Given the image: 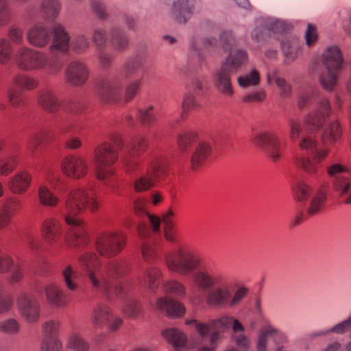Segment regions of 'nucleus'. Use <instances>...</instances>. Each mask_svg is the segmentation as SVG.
<instances>
[{"label":"nucleus","mask_w":351,"mask_h":351,"mask_svg":"<svg viewBox=\"0 0 351 351\" xmlns=\"http://www.w3.org/2000/svg\"><path fill=\"white\" fill-rule=\"evenodd\" d=\"M313 101L317 103V108L306 117L305 123L312 129L319 130L331 114V106L328 99L319 97L317 90H310L302 93L298 99V106L302 109Z\"/></svg>","instance_id":"obj_8"},{"label":"nucleus","mask_w":351,"mask_h":351,"mask_svg":"<svg viewBox=\"0 0 351 351\" xmlns=\"http://www.w3.org/2000/svg\"><path fill=\"white\" fill-rule=\"evenodd\" d=\"M282 48L286 58L289 61L293 60L298 54L299 42L297 38L287 37L282 43Z\"/></svg>","instance_id":"obj_44"},{"label":"nucleus","mask_w":351,"mask_h":351,"mask_svg":"<svg viewBox=\"0 0 351 351\" xmlns=\"http://www.w3.org/2000/svg\"><path fill=\"white\" fill-rule=\"evenodd\" d=\"M127 240V235L123 232L105 230L95 238V250L104 258H113L124 250Z\"/></svg>","instance_id":"obj_11"},{"label":"nucleus","mask_w":351,"mask_h":351,"mask_svg":"<svg viewBox=\"0 0 351 351\" xmlns=\"http://www.w3.org/2000/svg\"><path fill=\"white\" fill-rule=\"evenodd\" d=\"M61 7L59 0H43L40 3V12L47 19L54 20L58 16Z\"/></svg>","instance_id":"obj_41"},{"label":"nucleus","mask_w":351,"mask_h":351,"mask_svg":"<svg viewBox=\"0 0 351 351\" xmlns=\"http://www.w3.org/2000/svg\"><path fill=\"white\" fill-rule=\"evenodd\" d=\"M161 269L156 266L148 267L143 276V282L149 290L155 292L158 290L162 280Z\"/></svg>","instance_id":"obj_34"},{"label":"nucleus","mask_w":351,"mask_h":351,"mask_svg":"<svg viewBox=\"0 0 351 351\" xmlns=\"http://www.w3.org/2000/svg\"><path fill=\"white\" fill-rule=\"evenodd\" d=\"M329 185L327 182L319 184L313 194L307 210V214L313 216L319 213L324 208Z\"/></svg>","instance_id":"obj_30"},{"label":"nucleus","mask_w":351,"mask_h":351,"mask_svg":"<svg viewBox=\"0 0 351 351\" xmlns=\"http://www.w3.org/2000/svg\"><path fill=\"white\" fill-rule=\"evenodd\" d=\"M185 324L187 326L192 325L195 329V330L197 332L199 335L204 339L206 337L209 331H210V327H212L210 324L199 322L197 319H187L185 321Z\"/></svg>","instance_id":"obj_58"},{"label":"nucleus","mask_w":351,"mask_h":351,"mask_svg":"<svg viewBox=\"0 0 351 351\" xmlns=\"http://www.w3.org/2000/svg\"><path fill=\"white\" fill-rule=\"evenodd\" d=\"M148 143L145 137L132 139L128 145V155L123 160V165L128 173H136L140 171L142 161L138 158L146 150Z\"/></svg>","instance_id":"obj_17"},{"label":"nucleus","mask_w":351,"mask_h":351,"mask_svg":"<svg viewBox=\"0 0 351 351\" xmlns=\"http://www.w3.org/2000/svg\"><path fill=\"white\" fill-rule=\"evenodd\" d=\"M162 335L175 349L188 347L187 336L180 329L176 328L165 329L162 332Z\"/></svg>","instance_id":"obj_35"},{"label":"nucleus","mask_w":351,"mask_h":351,"mask_svg":"<svg viewBox=\"0 0 351 351\" xmlns=\"http://www.w3.org/2000/svg\"><path fill=\"white\" fill-rule=\"evenodd\" d=\"M78 263L84 271L93 291L96 293L106 291L109 284L101 274V261L98 255L94 252H84L79 256Z\"/></svg>","instance_id":"obj_9"},{"label":"nucleus","mask_w":351,"mask_h":351,"mask_svg":"<svg viewBox=\"0 0 351 351\" xmlns=\"http://www.w3.org/2000/svg\"><path fill=\"white\" fill-rule=\"evenodd\" d=\"M141 254L146 262H152L156 259L158 252L156 244L154 243H143L141 245Z\"/></svg>","instance_id":"obj_57"},{"label":"nucleus","mask_w":351,"mask_h":351,"mask_svg":"<svg viewBox=\"0 0 351 351\" xmlns=\"http://www.w3.org/2000/svg\"><path fill=\"white\" fill-rule=\"evenodd\" d=\"M9 40L16 45H21L23 40V29L16 25H12L8 31Z\"/></svg>","instance_id":"obj_60"},{"label":"nucleus","mask_w":351,"mask_h":351,"mask_svg":"<svg viewBox=\"0 0 351 351\" xmlns=\"http://www.w3.org/2000/svg\"><path fill=\"white\" fill-rule=\"evenodd\" d=\"M112 317L111 308L104 304L97 305L93 310L90 316V322L95 328L101 327L110 323Z\"/></svg>","instance_id":"obj_33"},{"label":"nucleus","mask_w":351,"mask_h":351,"mask_svg":"<svg viewBox=\"0 0 351 351\" xmlns=\"http://www.w3.org/2000/svg\"><path fill=\"white\" fill-rule=\"evenodd\" d=\"M265 97V91L261 90L245 95L242 99V101L244 103L247 104L259 103L264 101Z\"/></svg>","instance_id":"obj_63"},{"label":"nucleus","mask_w":351,"mask_h":351,"mask_svg":"<svg viewBox=\"0 0 351 351\" xmlns=\"http://www.w3.org/2000/svg\"><path fill=\"white\" fill-rule=\"evenodd\" d=\"M32 176L27 170H21L10 177L8 181V189L15 195H23L29 189Z\"/></svg>","instance_id":"obj_23"},{"label":"nucleus","mask_w":351,"mask_h":351,"mask_svg":"<svg viewBox=\"0 0 351 351\" xmlns=\"http://www.w3.org/2000/svg\"><path fill=\"white\" fill-rule=\"evenodd\" d=\"M342 133L341 123L338 121H333L323 130L321 136L322 141L324 144L332 145L341 138Z\"/></svg>","instance_id":"obj_36"},{"label":"nucleus","mask_w":351,"mask_h":351,"mask_svg":"<svg viewBox=\"0 0 351 351\" xmlns=\"http://www.w3.org/2000/svg\"><path fill=\"white\" fill-rule=\"evenodd\" d=\"M279 334V331L270 325L263 327L261 330L257 342L258 351H265L267 338L269 337H274Z\"/></svg>","instance_id":"obj_49"},{"label":"nucleus","mask_w":351,"mask_h":351,"mask_svg":"<svg viewBox=\"0 0 351 351\" xmlns=\"http://www.w3.org/2000/svg\"><path fill=\"white\" fill-rule=\"evenodd\" d=\"M174 14L178 22H185L191 14L189 0H180L179 2L176 3L174 5Z\"/></svg>","instance_id":"obj_52"},{"label":"nucleus","mask_w":351,"mask_h":351,"mask_svg":"<svg viewBox=\"0 0 351 351\" xmlns=\"http://www.w3.org/2000/svg\"><path fill=\"white\" fill-rule=\"evenodd\" d=\"M136 119L145 126L150 125L156 121V116L154 113V107L150 105L145 109L138 110Z\"/></svg>","instance_id":"obj_54"},{"label":"nucleus","mask_w":351,"mask_h":351,"mask_svg":"<svg viewBox=\"0 0 351 351\" xmlns=\"http://www.w3.org/2000/svg\"><path fill=\"white\" fill-rule=\"evenodd\" d=\"M51 141V131L48 130H42L40 132H35L31 137L29 147L32 153H34L43 144Z\"/></svg>","instance_id":"obj_47"},{"label":"nucleus","mask_w":351,"mask_h":351,"mask_svg":"<svg viewBox=\"0 0 351 351\" xmlns=\"http://www.w3.org/2000/svg\"><path fill=\"white\" fill-rule=\"evenodd\" d=\"M163 291L167 293H171L177 297L183 298L186 295L184 285L178 280H171L163 284Z\"/></svg>","instance_id":"obj_50"},{"label":"nucleus","mask_w":351,"mask_h":351,"mask_svg":"<svg viewBox=\"0 0 351 351\" xmlns=\"http://www.w3.org/2000/svg\"><path fill=\"white\" fill-rule=\"evenodd\" d=\"M18 308L21 317L26 322L35 323L39 320L40 304L34 297L22 293L18 300Z\"/></svg>","instance_id":"obj_20"},{"label":"nucleus","mask_w":351,"mask_h":351,"mask_svg":"<svg viewBox=\"0 0 351 351\" xmlns=\"http://www.w3.org/2000/svg\"><path fill=\"white\" fill-rule=\"evenodd\" d=\"M318 141L315 135H303L298 143L300 149L311 152L312 157L299 156L295 158V164L298 169L310 175H316L319 171V165L324 162L329 156V148L317 149Z\"/></svg>","instance_id":"obj_6"},{"label":"nucleus","mask_w":351,"mask_h":351,"mask_svg":"<svg viewBox=\"0 0 351 351\" xmlns=\"http://www.w3.org/2000/svg\"><path fill=\"white\" fill-rule=\"evenodd\" d=\"M62 276L68 289L74 291L78 289L80 275L73 265H66L62 271Z\"/></svg>","instance_id":"obj_39"},{"label":"nucleus","mask_w":351,"mask_h":351,"mask_svg":"<svg viewBox=\"0 0 351 351\" xmlns=\"http://www.w3.org/2000/svg\"><path fill=\"white\" fill-rule=\"evenodd\" d=\"M66 346L75 351H88L89 344L77 332H71L67 339Z\"/></svg>","instance_id":"obj_46"},{"label":"nucleus","mask_w":351,"mask_h":351,"mask_svg":"<svg viewBox=\"0 0 351 351\" xmlns=\"http://www.w3.org/2000/svg\"><path fill=\"white\" fill-rule=\"evenodd\" d=\"M62 348V343L58 339L49 337L43 341L41 351H60Z\"/></svg>","instance_id":"obj_62"},{"label":"nucleus","mask_w":351,"mask_h":351,"mask_svg":"<svg viewBox=\"0 0 351 351\" xmlns=\"http://www.w3.org/2000/svg\"><path fill=\"white\" fill-rule=\"evenodd\" d=\"M202 88V83L197 78H194L187 85V93L183 97L182 104V112L180 117L182 119L186 118L188 112L190 110H195L198 108L199 104L195 97L194 93H197Z\"/></svg>","instance_id":"obj_26"},{"label":"nucleus","mask_w":351,"mask_h":351,"mask_svg":"<svg viewBox=\"0 0 351 351\" xmlns=\"http://www.w3.org/2000/svg\"><path fill=\"white\" fill-rule=\"evenodd\" d=\"M21 324L19 322L13 318L5 319L0 322V333L14 336L19 333Z\"/></svg>","instance_id":"obj_48"},{"label":"nucleus","mask_w":351,"mask_h":351,"mask_svg":"<svg viewBox=\"0 0 351 351\" xmlns=\"http://www.w3.org/2000/svg\"><path fill=\"white\" fill-rule=\"evenodd\" d=\"M101 206L97 195H91L86 187H75L70 190L64 201L63 219L67 228L65 230V245L69 247L83 249L90 243V237L84 221L79 217L86 209L96 213Z\"/></svg>","instance_id":"obj_2"},{"label":"nucleus","mask_w":351,"mask_h":351,"mask_svg":"<svg viewBox=\"0 0 351 351\" xmlns=\"http://www.w3.org/2000/svg\"><path fill=\"white\" fill-rule=\"evenodd\" d=\"M292 193L298 202H305L312 193V187L304 181L299 180L293 185Z\"/></svg>","instance_id":"obj_42"},{"label":"nucleus","mask_w":351,"mask_h":351,"mask_svg":"<svg viewBox=\"0 0 351 351\" xmlns=\"http://www.w3.org/2000/svg\"><path fill=\"white\" fill-rule=\"evenodd\" d=\"M155 308L167 317L172 319L182 317L186 313L185 307L181 302L167 295L156 300Z\"/></svg>","instance_id":"obj_21"},{"label":"nucleus","mask_w":351,"mask_h":351,"mask_svg":"<svg viewBox=\"0 0 351 351\" xmlns=\"http://www.w3.org/2000/svg\"><path fill=\"white\" fill-rule=\"evenodd\" d=\"M322 62L327 72L319 77L322 86L332 90L337 85L338 73L343 67V59L340 49L336 46L328 47L322 55Z\"/></svg>","instance_id":"obj_10"},{"label":"nucleus","mask_w":351,"mask_h":351,"mask_svg":"<svg viewBox=\"0 0 351 351\" xmlns=\"http://www.w3.org/2000/svg\"><path fill=\"white\" fill-rule=\"evenodd\" d=\"M147 201L143 197H137L134 201V210L135 214L141 217H143L151 224L154 232H158L160 230V219L147 212Z\"/></svg>","instance_id":"obj_31"},{"label":"nucleus","mask_w":351,"mask_h":351,"mask_svg":"<svg viewBox=\"0 0 351 351\" xmlns=\"http://www.w3.org/2000/svg\"><path fill=\"white\" fill-rule=\"evenodd\" d=\"M198 133L194 130L180 131L176 138L178 149L182 153H186L193 143L198 139Z\"/></svg>","instance_id":"obj_37"},{"label":"nucleus","mask_w":351,"mask_h":351,"mask_svg":"<svg viewBox=\"0 0 351 351\" xmlns=\"http://www.w3.org/2000/svg\"><path fill=\"white\" fill-rule=\"evenodd\" d=\"M247 60L246 52L237 49L232 51L222 62L220 68L213 73L214 85L219 93L227 97L234 96V90L231 82V74L246 63Z\"/></svg>","instance_id":"obj_5"},{"label":"nucleus","mask_w":351,"mask_h":351,"mask_svg":"<svg viewBox=\"0 0 351 351\" xmlns=\"http://www.w3.org/2000/svg\"><path fill=\"white\" fill-rule=\"evenodd\" d=\"M211 154V147L206 142H199L191 155L190 164L192 170L197 171L206 162Z\"/></svg>","instance_id":"obj_29"},{"label":"nucleus","mask_w":351,"mask_h":351,"mask_svg":"<svg viewBox=\"0 0 351 351\" xmlns=\"http://www.w3.org/2000/svg\"><path fill=\"white\" fill-rule=\"evenodd\" d=\"M13 84L21 90L30 91L38 86V80L28 74L18 73L13 77Z\"/></svg>","instance_id":"obj_40"},{"label":"nucleus","mask_w":351,"mask_h":351,"mask_svg":"<svg viewBox=\"0 0 351 351\" xmlns=\"http://www.w3.org/2000/svg\"><path fill=\"white\" fill-rule=\"evenodd\" d=\"M13 47L10 41L6 38H0V64H7L12 56Z\"/></svg>","instance_id":"obj_55"},{"label":"nucleus","mask_w":351,"mask_h":351,"mask_svg":"<svg viewBox=\"0 0 351 351\" xmlns=\"http://www.w3.org/2000/svg\"><path fill=\"white\" fill-rule=\"evenodd\" d=\"M21 207L22 202L16 196L9 197L5 200L0 210V232L12 223V218L19 213Z\"/></svg>","instance_id":"obj_22"},{"label":"nucleus","mask_w":351,"mask_h":351,"mask_svg":"<svg viewBox=\"0 0 351 351\" xmlns=\"http://www.w3.org/2000/svg\"><path fill=\"white\" fill-rule=\"evenodd\" d=\"M327 174L332 178L334 192L341 202L351 204V173L349 168L341 163H333L326 168Z\"/></svg>","instance_id":"obj_12"},{"label":"nucleus","mask_w":351,"mask_h":351,"mask_svg":"<svg viewBox=\"0 0 351 351\" xmlns=\"http://www.w3.org/2000/svg\"><path fill=\"white\" fill-rule=\"evenodd\" d=\"M88 45L87 38L83 35L75 36L71 42V48L78 53L84 52L88 47Z\"/></svg>","instance_id":"obj_59"},{"label":"nucleus","mask_w":351,"mask_h":351,"mask_svg":"<svg viewBox=\"0 0 351 351\" xmlns=\"http://www.w3.org/2000/svg\"><path fill=\"white\" fill-rule=\"evenodd\" d=\"M60 167L65 176L75 180L85 178L89 171L87 160L77 154H69L64 157Z\"/></svg>","instance_id":"obj_16"},{"label":"nucleus","mask_w":351,"mask_h":351,"mask_svg":"<svg viewBox=\"0 0 351 351\" xmlns=\"http://www.w3.org/2000/svg\"><path fill=\"white\" fill-rule=\"evenodd\" d=\"M167 268L171 272L182 276L192 274L194 285L205 292L206 304L210 308L234 307L247 295L248 290L238 288L232 294L226 276L217 269H198L202 263L200 254L190 245L184 243L165 258Z\"/></svg>","instance_id":"obj_1"},{"label":"nucleus","mask_w":351,"mask_h":351,"mask_svg":"<svg viewBox=\"0 0 351 351\" xmlns=\"http://www.w3.org/2000/svg\"><path fill=\"white\" fill-rule=\"evenodd\" d=\"M141 308L138 302L136 300L130 301L124 307V313L130 317H135L141 313Z\"/></svg>","instance_id":"obj_64"},{"label":"nucleus","mask_w":351,"mask_h":351,"mask_svg":"<svg viewBox=\"0 0 351 351\" xmlns=\"http://www.w3.org/2000/svg\"><path fill=\"white\" fill-rule=\"evenodd\" d=\"M26 37L29 45L38 48H44L49 44L51 35L47 26L36 23L29 28Z\"/></svg>","instance_id":"obj_25"},{"label":"nucleus","mask_w":351,"mask_h":351,"mask_svg":"<svg viewBox=\"0 0 351 351\" xmlns=\"http://www.w3.org/2000/svg\"><path fill=\"white\" fill-rule=\"evenodd\" d=\"M210 326L215 329V331L209 337V345L199 346L198 351H216L217 346L223 337L222 332L230 328L235 334L244 330V327L240 322L230 316L213 319L210 321Z\"/></svg>","instance_id":"obj_14"},{"label":"nucleus","mask_w":351,"mask_h":351,"mask_svg":"<svg viewBox=\"0 0 351 351\" xmlns=\"http://www.w3.org/2000/svg\"><path fill=\"white\" fill-rule=\"evenodd\" d=\"M9 282L12 284L19 282L24 276V261L21 258H15L14 265L9 271Z\"/></svg>","instance_id":"obj_51"},{"label":"nucleus","mask_w":351,"mask_h":351,"mask_svg":"<svg viewBox=\"0 0 351 351\" xmlns=\"http://www.w3.org/2000/svg\"><path fill=\"white\" fill-rule=\"evenodd\" d=\"M141 84V80L128 83L122 94V83L118 78L104 82L99 86L101 99L107 104H128L136 97Z\"/></svg>","instance_id":"obj_7"},{"label":"nucleus","mask_w":351,"mask_h":351,"mask_svg":"<svg viewBox=\"0 0 351 351\" xmlns=\"http://www.w3.org/2000/svg\"><path fill=\"white\" fill-rule=\"evenodd\" d=\"M267 82L271 84L275 82L280 90L282 97H288L291 93V87L289 83L282 77L279 76L276 72L269 73L267 75Z\"/></svg>","instance_id":"obj_43"},{"label":"nucleus","mask_w":351,"mask_h":351,"mask_svg":"<svg viewBox=\"0 0 351 351\" xmlns=\"http://www.w3.org/2000/svg\"><path fill=\"white\" fill-rule=\"evenodd\" d=\"M111 41L115 49L121 50L128 46V40L125 35L117 28L111 32Z\"/></svg>","instance_id":"obj_56"},{"label":"nucleus","mask_w":351,"mask_h":351,"mask_svg":"<svg viewBox=\"0 0 351 351\" xmlns=\"http://www.w3.org/2000/svg\"><path fill=\"white\" fill-rule=\"evenodd\" d=\"M123 147V141L119 134H114L110 137V141H104L98 144L93 152L96 164L95 170L96 178L104 184H110L116 175L113 167L119 159V149Z\"/></svg>","instance_id":"obj_3"},{"label":"nucleus","mask_w":351,"mask_h":351,"mask_svg":"<svg viewBox=\"0 0 351 351\" xmlns=\"http://www.w3.org/2000/svg\"><path fill=\"white\" fill-rule=\"evenodd\" d=\"M38 199L42 206L51 208L56 207L60 202L59 197L45 183H41L38 186Z\"/></svg>","instance_id":"obj_38"},{"label":"nucleus","mask_w":351,"mask_h":351,"mask_svg":"<svg viewBox=\"0 0 351 351\" xmlns=\"http://www.w3.org/2000/svg\"><path fill=\"white\" fill-rule=\"evenodd\" d=\"M130 271V265L125 258H117L106 263L101 274L108 281L109 286L106 291H97L98 293L110 297L112 293L118 297L125 295L121 285L113 287L112 280L123 278Z\"/></svg>","instance_id":"obj_13"},{"label":"nucleus","mask_w":351,"mask_h":351,"mask_svg":"<svg viewBox=\"0 0 351 351\" xmlns=\"http://www.w3.org/2000/svg\"><path fill=\"white\" fill-rule=\"evenodd\" d=\"M16 67L23 71L45 70L49 74H56L62 69V62L56 56H49L45 51L28 47L18 49L14 56Z\"/></svg>","instance_id":"obj_4"},{"label":"nucleus","mask_w":351,"mask_h":351,"mask_svg":"<svg viewBox=\"0 0 351 351\" xmlns=\"http://www.w3.org/2000/svg\"><path fill=\"white\" fill-rule=\"evenodd\" d=\"M45 291L47 301L56 307L62 308L69 303L66 293L56 283L51 282L46 285Z\"/></svg>","instance_id":"obj_28"},{"label":"nucleus","mask_w":351,"mask_h":351,"mask_svg":"<svg viewBox=\"0 0 351 351\" xmlns=\"http://www.w3.org/2000/svg\"><path fill=\"white\" fill-rule=\"evenodd\" d=\"M238 84L243 88L258 85L260 82V74L256 69L241 75L237 79Z\"/></svg>","instance_id":"obj_53"},{"label":"nucleus","mask_w":351,"mask_h":351,"mask_svg":"<svg viewBox=\"0 0 351 351\" xmlns=\"http://www.w3.org/2000/svg\"><path fill=\"white\" fill-rule=\"evenodd\" d=\"M67 226L64 227L62 221L53 217L45 218L41 223L40 232L45 242L50 245H53L64 241L65 230ZM65 243V242H64Z\"/></svg>","instance_id":"obj_18"},{"label":"nucleus","mask_w":351,"mask_h":351,"mask_svg":"<svg viewBox=\"0 0 351 351\" xmlns=\"http://www.w3.org/2000/svg\"><path fill=\"white\" fill-rule=\"evenodd\" d=\"M289 136L291 141L295 142L300 136L302 131V124L300 121L291 119L289 122Z\"/></svg>","instance_id":"obj_61"},{"label":"nucleus","mask_w":351,"mask_h":351,"mask_svg":"<svg viewBox=\"0 0 351 351\" xmlns=\"http://www.w3.org/2000/svg\"><path fill=\"white\" fill-rule=\"evenodd\" d=\"M37 102L44 110L50 112H56L60 107L58 97L48 88L40 90L38 93Z\"/></svg>","instance_id":"obj_32"},{"label":"nucleus","mask_w":351,"mask_h":351,"mask_svg":"<svg viewBox=\"0 0 351 351\" xmlns=\"http://www.w3.org/2000/svg\"><path fill=\"white\" fill-rule=\"evenodd\" d=\"M166 174V167L162 161L155 158L148 165L146 171L134 180V189L137 193L147 191L154 187L157 182L163 179Z\"/></svg>","instance_id":"obj_15"},{"label":"nucleus","mask_w":351,"mask_h":351,"mask_svg":"<svg viewBox=\"0 0 351 351\" xmlns=\"http://www.w3.org/2000/svg\"><path fill=\"white\" fill-rule=\"evenodd\" d=\"M66 78L72 86H81L88 78V69L82 62H71L66 68Z\"/></svg>","instance_id":"obj_24"},{"label":"nucleus","mask_w":351,"mask_h":351,"mask_svg":"<svg viewBox=\"0 0 351 351\" xmlns=\"http://www.w3.org/2000/svg\"><path fill=\"white\" fill-rule=\"evenodd\" d=\"M254 143L266 149L269 158L274 162L282 156V144L278 136L274 132H265L256 134Z\"/></svg>","instance_id":"obj_19"},{"label":"nucleus","mask_w":351,"mask_h":351,"mask_svg":"<svg viewBox=\"0 0 351 351\" xmlns=\"http://www.w3.org/2000/svg\"><path fill=\"white\" fill-rule=\"evenodd\" d=\"M52 32L53 40L50 45V50L66 53L71 47V43L69 36L64 27L59 23H56L52 27Z\"/></svg>","instance_id":"obj_27"},{"label":"nucleus","mask_w":351,"mask_h":351,"mask_svg":"<svg viewBox=\"0 0 351 351\" xmlns=\"http://www.w3.org/2000/svg\"><path fill=\"white\" fill-rule=\"evenodd\" d=\"M10 152V156L0 160V176H8L18 166L17 154L12 149Z\"/></svg>","instance_id":"obj_45"}]
</instances>
